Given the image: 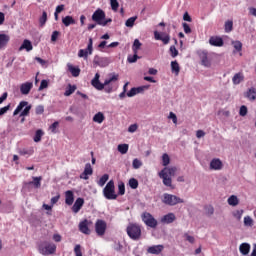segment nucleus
<instances>
[{
	"mask_svg": "<svg viewBox=\"0 0 256 256\" xmlns=\"http://www.w3.org/2000/svg\"><path fill=\"white\" fill-rule=\"evenodd\" d=\"M169 163H171V158L169 157V154L164 153L162 155V165L163 169L158 173V177L162 179V183L165 187H169L170 189H175V185H173V177L177 175V166H169Z\"/></svg>",
	"mask_w": 256,
	"mask_h": 256,
	"instance_id": "f257e3e1",
	"label": "nucleus"
},
{
	"mask_svg": "<svg viewBox=\"0 0 256 256\" xmlns=\"http://www.w3.org/2000/svg\"><path fill=\"white\" fill-rule=\"evenodd\" d=\"M126 233L133 241L141 239V226L139 224L130 223L126 228Z\"/></svg>",
	"mask_w": 256,
	"mask_h": 256,
	"instance_id": "f03ea898",
	"label": "nucleus"
},
{
	"mask_svg": "<svg viewBox=\"0 0 256 256\" xmlns=\"http://www.w3.org/2000/svg\"><path fill=\"white\" fill-rule=\"evenodd\" d=\"M162 203H164V205H168L169 207H175V205H179V203H185V200L179 198L177 195L164 193Z\"/></svg>",
	"mask_w": 256,
	"mask_h": 256,
	"instance_id": "7ed1b4c3",
	"label": "nucleus"
},
{
	"mask_svg": "<svg viewBox=\"0 0 256 256\" xmlns=\"http://www.w3.org/2000/svg\"><path fill=\"white\" fill-rule=\"evenodd\" d=\"M103 195L109 200L117 199V194H115V182L110 180L103 189Z\"/></svg>",
	"mask_w": 256,
	"mask_h": 256,
	"instance_id": "20e7f679",
	"label": "nucleus"
},
{
	"mask_svg": "<svg viewBox=\"0 0 256 256\" xmlns=\"http://www.w3.org/2000/svg\"><path fill=\"white\" fill-rule=\"evenodd\" d=\"M25 107V109L23 110V108ZM31 105H29V102L27 101H22L19 103V105L17 106V108L15 109L13 115H19L20 113V117H27V115H29L30 111H31ZM22 111V112H21Z\"/></svg>",
	"mask_w": 256,
	"mask_h": 256,
	"instance_id": "39448f33",
	"label": "nucleus"
},
{
	"mask_svg": "<svg viewBox=\"0 0 256 256\" xmlns=\"http://www.w3.org/2000/svg\"><path fill=\"white\" fill-rule=\"evenodd\" d=\"M141 218L143 223H145L147 227H150L151 229L157 228V225H158L157 219H155V217H153L151 213L144 212L142 213Z\"/></svg>",
	"mask_w": 256,
	"mask_h": 256,
	"instance_id": "423d86ee",
	"label": "nucleus"
},
{
	"mask_svg": "<svg viewBox=\"0 0 256 256\" xmlns=\"http://www.w3.org/2000/svg\"><path fill=\"white\" fill-rule=\"evenodd\" d=\"M56 250H57V246L49 242H43L39 246V251L42 255H53V253H55Z\"/></svg>",
	"mask_w": 256,
	"mask_h": 256,
	"instance_id": "0eeeda50",
	"label": "nucleus"
},
{
	"mask_svg": "<svg viewBox=\"0 0 256 256\" xmlns=\"http://www.w3.org/2000/svg\"><path fill=\"white\" fill-rule=\"evenodd\" d=\"M95 231L98 237H103L105 231H107V222L104 220H97L95 223Z\"/></svg>",
	"mask_w": 256,
	"mask_h": 256,
	"instance_id": "6e6552de",
	"label": "nucleus"
},
{
	"mask_svg": "<svg viewBox=\"0 0 256 256\" xmlns=\"http://www.w3.org/2000/svg\"><path fill=\"white\" fill-rule=\"evenodd\" d=\"M92 21H95L97 25H101L105 21V11L101 8H98L92 15Z\"/></svg>",
	"mask_w": 256,
	"mask_h": 256,
	"instance_id": "1a4fd4ad",
	"label": "nucleus"
},
{
	"mask_svg": "<svg viewBox=\"0 0 256 256\" xmlns=\"http://www.w3.org/2000/svg\"><path fill=\"white\" fill-rule=\"evenodd\" d=\"M101 75L99 73H96L94 78L91 80V85L94 87V89H97L98 91H103L105 89L106 85L105 83H101L99 80Z\"/></svg>",
	"mask_w": 256,
	"mask_h": 256,
	"instance_id": "9d476101",
	"label": "nucleus"
},
{
	"mask_svg": "<svg viewBox=\"0 0 256 256\" xmlns=\"http://www.w3.org/2000/svg\"><path fill=\"white\" fill-rule=\"evenodd\" d=\"M154 38L156 41H162L164 45H168L169 41H171V36H169V34H160L157 31L154 32Z\"/></svg>",
	"mask_w": 256,
	"mask_h": 256,
	"instance_id": "9b49d317",
	"label": "nucleus"
},
{
	"mask_svg": "<svg viewBox=\"0 0 256 256\" xmlns=\"http://www.w3.org/2000/svg\"><path fill=\"white\" fill-rule=\"evenodd\" d=\"M210 169L213 171H221L223 169V162L219 158H214L210 162Z\"/></svg>",
	"mask_w": 256,
	"mask_h": 256,
	"instance_id": "f8f14e48",
	"label": "nucleus"
},
{
	"mask_svg": "<svg viewBox=\"0 0 256 256\" xmlns=\"http://www.w3.org/2000/svg\"><path fill=\"white\" fill-rule=\"evenodd\" d=\"M79 231L84 233V235H91V230L89 229V221L87 219L79 223Z\"/></svg>",
	"mask_w": 256,
	"mask_h": 256,
	"instance_id": "ddd939ff",
	"label": "nucleus"
},
{
	"mask_svg": "<svg viewBox=\"0 0 256 256\" xmlns=\"http://www.w3.org/2000/svg\"><path fill=\"white\" fill-rule=\"evenodd\" d=\"M31 89H33V82H26L20 86V92L22 95H29V93H31Z\"/></svg>",
	"mask_w": 256,
	"mask_h": 256,
	"instance_id": "4468645a",
	"label": "nucleus"
},
{
	"mask_svg": "<svg viewBox=\"0 0 256 256\" xmlns=\"http://www.w3.org/2000/svg\"><path fill=\"white\" fill-rule=\"evenodd\" d=\"M209 43L213 47H223L224 45L223 38L219 36H211L209 39Z\"/></svg>",
	"mask_w": 256,
	"mask_h": 256,
	"instance_id": "2eb2a0df",
	"label": "nucleus"
},
{
	"mask_svg": "<svg viewBox=\"0 0 256 256\" xmlns=\"http://www.w3.org/2000/svg\"><path fill=\"white\" fill-rule=\"evenodd\" d=\"M83 205H85V200L83 198H77L72 206L73 213L81 211V207H83Z\"/></svg>",
	"mask_w": 256,
	"mask_h": 256,
	"instance_id": "dca6fc26",
	"label": "nucleus"
},
{
	"mask_svg": "<svg viewBox=\"0 0 256 256\" xmlns=\"http://www.w3.org/2000/svg\"><path fill=\"white\" fill-rule=\"evenodd\" d=\"M75 202V194L73 193V191L68 190L65 192V203L66 205H73V203Z\"/></svg>",
	"mask_w": 256,
	"mask_h": 256,
	"instance_id": "f3484780",
	"label": "nucleus"
},
{
	"mask_svg": "<svg viewBox=\"0 0 256 256\" xmlns=\"http://www.w3.org/2000/svg\"><path fill=\"white\" fill-rule=\"evenodd\" d=\"M88 175H93V168L91 167L90 163H87L84 168V172L80 175L81 179H89Z\"/></svg>",
	"mask_w": 256,
	"mask_h": 256,
	"instance_id": "a211bd4d",
	"label": "nucleus"
},
{
	"mask_svg": "<svg viewBox=\"0 0 256 256\" xmlns=\"http://www.w3.org/2000/svg\"><path fill=\"white\" fill-rule=\"evenodd\" d=\"M165 249L163 245H155L151 246L147 249V253H150L151 255H159Z\"/></svg>",
	"mask_w": 256,
	"mask_h": 256,
	"instance_id": "6ab92c4d",
	"label": "nucleus"
},
{
	"mask_svg": "<svg viewBox=\"0 0 256 256\" xmlns=\"http://www.w3.org/2000/svg\"><path fill=\"white\" fill-rule=\"evenodd\" d=\"M244 97H246V99H249V101H255V99H256V88L255 87L249 88L244 93Z\"/></svg>",
	"mask_w": 256,
	"mask_h": 256,
	"instance_id": "aec40b11",
	"label": "nucleus"
},
{
	"mask_svg": "<svg viewBox=\"0 0 256 256\" xmlns=\"http://www.w3.org/2000/svg\"><path fill=\"white\" fill-rule=\"evenodd\" d=\"M175 219H177V217L173 213H168L161 218V223H166L169 225L173 223Z\"/></svg>",
	"mask_w": 256,
	"mask_h": 256,
	"instance_id": "412c9836",
	"label": "nucleus"
},
{
	"mask_svg": "<svg viewBox=\"0 0 256 256\" xmlns=\"http://www.w3.org/2000/svg\"><path fill=\"white\" fill-rule=\"evenodd\" d=\"M239 251L241 255H249V252L251 251V244L244 242L239 246Z\"/></svg>",
	"mask_w": 256,
	"mask_h": 256,
	"instance_id": "4be33fe9",
	"label": "nucleus"
},
{
	"mask_svg": "<svg viewBox=\"0 0 256 256\" xmlns=\"http://www.w3.org/2000/svg\"><path fill=\"white\" fill-rule=\"evenodd\" d=\"M200 59H201V64L204 67H211V61H209V58L207 57V52H201Z\"/></svg>",
	"mask_w": 256,
	"mask_h": 256,
	"instance_id": "5701e85b",
	"label": "nucleus"
},
{
	"mask_svg": "<svg viewBox=\"0 0 256 256\" xmlns=\"http://www.w3.org/2000/svg\"><path fill=\"white\" fill-rule=\"evenodd\" d=\"M244 79L245 76L243 75V73H236L232 78V83L234 85H239V83H243Z\"/></svg>",
	"mask_w": 256,
	"mask_h": 256,
	"instance_id": "b1692460",
	"label": "nucleus"
},
{
	"mask_svg": "<svg viewBox=\"0 0 256 256\" xmlns=\"http://www.w3.org/2000/svg\"><path fill=\"white\" fill-rule=\"evenodd\" d=\"M67 67H68V71H70L72 77H79V75H81V69H79V67H74L71 64H68Z\"/></svg>",
	"mask_w": 256,
	"mask_h": 256,
	"instance_id": "393cba45",
	"label": "nucleus"
},
{
	"mask_svg": "<svg viewBox=\"0 0 256 256\" xmlns=\"http://www.w3.org/2000/svg\"><path fill=\"white\" fill-rule=\"evenodd\" d=\"M23 49H26V51H33V44L28 39H25L19 47V51H23Z\"/></svg>",
	"mask_w": 256,
	"mask_h": 256,
	"instance_id": "a878e982",
	"label": "nucleus"
},
{
	"mask_svg": "<svg viewBox=\"0 0 256 256\" xmlns=\"http://www.w3.org/2000/svg\"><path fill=\"white\" fill-rule=\"evenodd\" d=\"M75 91H77V86L68 84L66 91L64 92V96L71 97V95H73V93H75Z\"/></svg>",
	"mask_w": 256,
	"mask_h": 256,
	"instance_id": "bb28decb",
	"label": "nucleus"
},
{
	"mask_svg": "<svg viewBox=\"0 0 256 256\" xmlns=\"http://www.w3.org/2000/svg\"><path fill=\"white\" fill-rule=\"evenodd\" d=\"M9 35L7 34H0V49H3V47H7V43H9Z\"/></svg>",
	"mask_w": 256,
	"mask_h": 256,
	"instance_id": "cd10ccee",
	"label": "nucleus"
},
{
	"mask_svg": "<svg viewBox=\"0 0 256 256\" xmlns=\"http://www.w3.org/2000/svg\"><path fill=\"white\" fill-rule=\"evenodd\" d=\"M33 181L29 182V185H34L35 189H39L41 187V181L43 177H32Z\"/></svg>",
	"mask_w": 256,
	"mask_h": 256,
	"instance_id": "c85d7f7f",
	"label": "nucleus"
},
{
	"mask_svg": "<svg viewBox=\"0 0 256 256\" xmlns=\"http://www.w3.org/2000/svg\"><path fill=\"white\" fill-rule=\"evenodd\" d=\"M228 205L231 207H237L239 205V198L236 195H232L228 198Z\"/></svg>",
	"mask_w": 256,
	"mask_h": 256,
	"instance_id": "c756f323",
	"label": "nucleus"
},
{
	"mask_svg": "<svg viewBox=\"0 0 256 256\" xmlns=\"http://www.w3.org/2000/svg\"><path fill=\"white\" fill-rule=\"evenodd\" d=\"M62 23L65 27H69V25H75V19L72 16H66L62 19Z\"/></svg>",
	"mask_w": 256,
	"mask_h": 256,
	"instance_id": "7c9ffc66",
	"label": "nucleus"
},
{
	"mask_svg": "<svg viewBox=\"0 0 256 256\" xmlns=\"http://www.w3.org/2000/svg\"><path fill=\"white\" fill-rule=\"evenodd\" d=\"M93 121L94 123H102L103 121H105V115L103 114V112L96 113L93 117Z\"/></svg>",
	"mask_w": 256,
	"mask_h": 256,
	"instance_id": "2f4dec72",
	"label": "nucleus"
},
{
	"mask_svg": "<svg viewBox=\"0 0 256 256\" xmlns=\"http://www.w3.org/2000/svg\"><path fill=\"white\" fill-rule=\"evenodd\" d=\"M204 211L207 217H212V215H214L215 213V208L213 207V205H206L204 207Z\"/></svg>",
	"mask_w": 256,
	"mask_h": 256,
	"instance_id": "473e14b6",
	"label": "nucleus"
},
{
	"mask_svg": "<svg viewBox=\"0 0 256 256\" xmlns=\"http://www.w3.org/2000/svg\"><path fill=\"white\" fill-rule=\"evenodd\" d=\"M171 71L175 73V75H179V71H181V67H179V63L177 61L171 62Z\"/></svg>",
	"mask_w": 256,
	"mask_h": 256,
	"instance_id": "72a5a7b5",
	"label": "nucleus"
},
{
	"mask_svg": "<svg viewBox=\"0 0 256 256\" xmlns=\"http://www.w3.org/2000/svg\"><path fill=\"white\" fill-rule=\"evenodd\" d=\"M141 42L139 41V39H135L133 46H132V51L133 53H139V49H141Z\"/></svg>",
	"mask_w": 256,
	"mask_h": 256,
	"instance_id": "f704fd0d",
	"label": "nucleus"
},
{
	"mask_svg": "<svg viewBox=\"0 0 256 256\" xmlns=\"http://www.w3.org/2000/svg\"><path fill=\"white\" fill-rule=\"evenodd\" d=\"M118 151L122 155H125L129 151V145L128 144H119Z\"/></svg>",
	"mask_w": 256,
	"mask_h": 256,
	"instance_id": "c9c22d12",
	"label": "nucleus"
},
{
	"mask_svg": "<svg viewBox=\"0 0 256 256\" xmlns=\"http://www.w3.org/2000/svg\"><path fill=\"white\" fill-rule=\"evenodd\" d=\"M110 75H112V77L104 81V85L106 86L109 85L110 83H113L114 81L119 80V74H110Z\"/></svg>",
	"mask_w": 256,
	"mask_h": 256,
	"instance_id": "e433bc0d",
	"label": "nucleus"
},
{
	"mask_svg": "<svg viewBox=\"0 0 256 256\" xmlns=\"http://www.w3.org/2000/svg\"><path fill=\"white\" fill-rule=\"evenodd\" d=\"M84 51H86L88 55H93V38H89L88 46Z\"/></svg>",
	"mask_w": 256,
	"mask_h": 256,
	"instance_id": "4c0bfd02",
	"label": "nucleus"
},
{
	"mask_svg": "<svg viewBox=\"0 0 256 256\" xmlns=\"http://www.w3.org/2000/svg\"><path fill=\"white\" fill-rule=\"evenodd\" d=\"M47 23V12L43 11L42 16L39 18L40 27H44Z\"/></svg>",
	"mask_w": 256,
	"mask_h": 256,
	"instance_id": "58836bf2",
	"label": "nucleus"
},
{
	"mask_svg": "<svg viewBox=\"0 0 256 256\" xmlns=\"http://www.w3.org/2000/svg\"><path fill=\"white\" fill-rule=\"evenodd\" d=\"M128 185L131 189H137V187H139V181L135 178H131L128 182Z\"/></svg>",
	"mask_w": 256,
	"mask_h": 256,
	"instance_id": "ea45409f",
	"label": "nucleus"
},
{
	"mask_svg": "<svg viewBox=\"0 0 256 256\" xmlns=\"http://www.w3.org/2000/svg\"><path fill=\"white\" fill-rule=\"evenodd\" d=\"M232 45H233L234 49L238 52L242 51V49H243V43H241V41H239V40L232 41Z\"/></svg>",
	"mask_w": 256,
	"mask_h": 256,
	"instance_id": "a19ab883",
	"label": "nucleus"
},
{
	"mask_svg": "<svg viewBox=\"0 0 256 256\" xmlns=\"http://www.w3.org/2000/svg\"><path fill=\"white\" fill-rule=\"evenodd\" d=\"M135 21H137V16L130 17L126 20L125 25L131 28L135 25Z\"/></svg>",
	"mask_w": 256,
	"mask_h": 256,
	"instance_id": "79ce46f5",
	"label": "nucleus"
},
{
	"mask_svg": "<svg viewBox=\"0 0 256 256\" xmlns=\"http://www.w3.org/2000/svg\"><path fill=\"white\" fill-rule=\"evenodd\" d=\"M243 213H245V211L243 209H241V210H236V211L232 212V215L235 219H237V221H239L241 219V217H243Z\"/></svg>",
	"mask_w": 256,
	"mask_h": 256,
	"instance_id": "37998d69",
	"label": "nucleus"
},
{
	"mask_svg": "<svg viewBox=\"0 0 256 256\" xmlns=\"http://www.w3.org/2000/svg\"><path fill=\"white\" fill-rule=\"evenodd\" d=\"M107 181H109V174H104L100 180L98 181V185L100 187H103L105 185V183H107Z\"/></svg>",
	"mask_w": 256,
	"mask_h": 256,
	"instance_id": "c03bdc74",
	"label": "nucleus"
},
{
	"mask_svg": "<svg viewBox=\"0 0 256 256\" xmlns=\"http://www.w3.org/2000/svg\"><path fill=\"white\" fill-rule=\"evenodd\" d=\"M231 31H233V21L228 20L225 22V32L231 33Z\"/></svg>",
	"mask_w": 256,
	"mask_h": 256,
	"instance_id": "a18cd8bd",
	"label": "nucleus"
},
{
	"mask_svg": "<svg viewBox=\"0 0 256 256\" xmlns=\"http://www.w3.org/2000/svg\"><path fill=\"white\" fill-rule=\"evenodd\" d=\"M41 137H43V130L39 129L35 133L34 142L39 143V141H41Z\"/></svg>",
	"mask_w": 256,
	"mask_h": 256,
	"instance_id": "49530a36",
	"label": "nucleus"
},
{
	"mask_svg": "<svg viewBox=\"0 0 256 256\" xmlns=\"http://www.w3.org/2000/svg\"><path fill=\"white\" fill-rule=\"evenodd\" d=\"M110 6H111L112 11H119V1L110 0Z\"/></svg>",
	"mask_w": 256,
	"mask_h": 256,
	"instance_id": "de8ad7c7",
	"label": "nucleus"
},
{
	"mask_svg": "<svg viewBox=\"0 0 256 256\" xmlns=\"http://www.w3.org/2000/svg\"><path fill=\"white\" fill-rule=\"evenodd\" d=\"M244 225L245 227H251L253 225V218L251 216L244 217Z\"/></svg>",
	"mask_w": 256,
	"mask_h": 256,
	"instance_id": "09e8293b",
	"label": "nucleus"
},
{
	"mask_svg": "<svg viewBox=\"0 0 256 256\" xmlns=\"http://www.w3.org/2000/svg\"><path fill=\"white\" fill-rule=\"evenodd\" d=\"M35 153V150L33 148L30 149H23L19 151V155H33Z\"/></svg>",
	"mask_w": 256,
	"mask_h": 256,
	"instance_id": "8fccbe9b",
	"label": "nucleus"
},
{
	"mask_svg": "<svg viewBox=\"0 0 256 256\" xmlns=\"http://www.w3.org/2000/svg\"><path fill=\"white\" fill-rule=\"evenodd\" d=\"M137 59H141L137 53H134L133 56H128L127 61L128 63H137Z\"/></svg>",
	"mask_w": 256,
	"mask_h": 256,
	"instance_id": "3c124183",
	"label": "nucleus"
},
{
	"mask_svg": "<svg viewBox=\"0 0 256 256\" xmlns=\"http://www.w3.org/2000/svg\"><path fill=\"white\" fill-rule=\"evenodd\" d=\"M143 165V162L141 160L135 158L132 162L133 169H139Z\"/></svg>",
	"mask_w": 256,
	"mask_h": 256,
	"instance_id": "603ef678",
	"label": "nucleus"
},
{
	"mask_svg": "<svg viewBox=\"0 0 256 256\" xmlns=\"http://www.w3.org/2000/svg\"><path fill=\"white\" fill-rule=\"evenodd\" d=\"M118 195H125V183L123 182L118 184Z\"/></svg>",
	"mask_w": 256,
	"mask_h": 256,
	"instance_id": "864d4df0",
	"label": "nucleus"
},
{
	"mask_svg": "<svg viewBox=\"0 0 256 256\" xmlns=\"http://www.w3.org/2000/svg\"><path fill=\"white\" fill-rule=\"evenodd\" d=\"M247 113H248L247 106L242 105L239 110L240 117H246Z\"/></svg>",
	"mask_w": 256,
	"mask_h": 256,
	"instance_id": "5fc2aeb1",
	"label": "nucleus"
},
{
	"mask_svg": "<svg viewBox=\"0 0 256 256\" xmlns=\"http://www.w3.org/2000/svg\"><path fill=\"white\" fill-rule=\"evenodd\" d=\"M47 87H49V81L42 80L38 88V91H43V89H47Z\"/></svg>",
	"mask_w": 256,
	"mask_h": 256,
	"instance_id": "6e6d98bb",
	"label": "nucleus"
},
{
	"mask_svg": "<svg viewBox=\"0 0 256 256\" xmlns=\"http://www.w3.org/2000/svg\"><path fill=\"white\" fill-rule=\"evenodd\" d=\"M74 253L76 256H83V252H81V245L77 244L74 247Z\"/></svg>",
	"mask_w": 256,
	"mask_h": 256,
	"instance_id": "4d7b16f0",
	"label": "nucleus"
},
{
	"mask_svg": "<svg viewBox=\"0 0 256 256\" xmlns=\"http://www.w3.org/2000/svg\"><path fill=\"white\" fill-rule=\"evenodd\" d=\"M170 53H171V57H177V55H179V51L175 46L170 47Z\"/></svg>",
	"mask_w": 256,
	"mask_h": 256,
	"instance_id": "13d9d810",
	"label": "nucleus"
},
{
	"mask_svg": "<svg viewBox=\"0 0 256 256\" xmlns=\"http://www.w3.org/2000/svg\"><path fill=\"white\" fill-rule=\"evenodd\" d=\"M78 57H84V59H87L89 57V52H86L83 49H80L78 52Z\"/></svg>",
	"mask_w": 256,
	"mask_h": 256,
	"instance_id": "bf43d9fd",
	"label": "nucleus"
},
{
	"mask_svg": "<svg viewBox=\"0 0 256 256\" xmlns=\"http://www.w3.org/2000/svg\"><path fill=\"white\" fill-rule=\"evenodd\" d=\"M11 109V104H8L7 106L3 107L0 109V117L1 115H5V113H7V111H9Z\"/></svg>",
	"mask_w": 256,
	"mask_h": 256,
	"instance_id": "052dcab7",
	"label": "nucleus"
},
{
	"mask_svg": "<svg viewBox=\"0 0 256 256\" xmlns=\"http://www.w3.org/2000/svg\"><path fill=\"white\" fill-rule=\"evenodd\" d=\"M59 35H60V32L59 31H54L53 33H52V36H51V41L53 42V43H55V41H57V38L59 37Z\"/></svg>",
	"mask_w": 256,
	"mask_h": 256,
	"instance_id": "680f3d73",
	"label": "nucleus"
},
{
	"mask_svg": "<svg viewBox=\"0 0 256 256\" xmlns=\"http://www.w3.org/2000/svg\"><path fill=\"white\" fill-rule=\"evenodd\" d=\"M127 97H135V95H137V89L134 87V88H131V90L129 92H127Z\"/></svg>",
	"mask_w": 256,
	"mask_h": 256,
	"instance_id": "e2e57ef3",
	"label": "nucleus"
},
{
	"mask_svg": "<svg viewBox=\"0 0 256 256\" xmlns=\"http://www.w3.org/2000/svg\"><path fill=\"white\" fill-rule=\"evenodd\" d=\"M145 89H149V85L137 87V88H136V93H137V94L143 93V91H145Z\"/></svg>",
	"mask_w": 256,
	"mask_h": 256,
	"instance_id": "0e129e2a",
	"label": "nucleus"
},
{
	"mask_svg": "<svg viewBox=\"0 0 256 256\" xmlns=\"http://www.w3.org/2000/svg\"><path fill=\"white\" fill-rule=\"evenodd\" d=\"M182 26H183L184 32H185L186 34L191 33V27L189 26V24H187V23L184 22V23L182 24Z\"/></svg>",
	"mask_w": 256,
	"mask_h": 256,
	"instance_id": "69168bd1",
	"label": "nucleus"
},
{
	"mask_svg": "<svg viewBox=\"0 0 256 256\" xmlns=\"http://www.w3.org/2000/svg\"><path fill=\"white\" fill-rule=\"evenodd\" d=\"M183 20L187 21L188 23H191V21H193V19L191 18V16L189 15V12H185L183 15Z\"/></svg>",
	"mask_w": 256,
	"mask_h": 256,
	"instance_id": "338daca9",
	"label": "nucleus"
},
{
	"mask_svg": "<svg viewBox=\"0 0 256 256\" xmlns=\"http://www.w3.org/2000/svg\"><path fill=\"white\" fill-rule=\"evenodd\" d=\"M137 129H138L137 124H132V125H130L129 128H128V132H129V133H135V131H137Z\"/></svg>",
	"mask_w": 256,
	"mask_h": 256,
	"instance_id": "774afa93",
	"label": "nucleus"
}]
</instances>
